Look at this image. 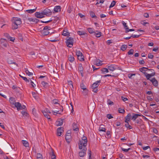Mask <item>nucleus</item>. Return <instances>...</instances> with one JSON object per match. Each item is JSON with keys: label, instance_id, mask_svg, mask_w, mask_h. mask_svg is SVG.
Returning <instances> with one entry per match:
<instances>
[{"label": "nucleus", "instance_id": "6ab92c4d", "mask_svg": "<svg viewBox=\"0 0 159 159\" xmlns=\"http://www.w3.org/2000/svg\"><path fill=\"white\" fill-rule=\"evenodd\" d=\"M51 151L49 153L52 159H56V156L53 153V149H51Z\"/></svg>", "mask_w": 159, "mask_h": 159}, {"label": "nucleus", "instance_id": "393cba45", "mask_svg": "<svg viewBox=\"0 0 159 159\" xmlns=\"http://www.w3.org/2000/svg\"><path fill=\"white\" fill-rule=\"evenodd\" d=\"M77 33L80 35H87V34L84 31H78L77 32Z\"/></svg>", "mask_w": 159, "mask_h": 159}, {"label": "nucleus", "instance_id": "72a5a7b5", "mask_svg": "<svg viewBox=\"0 0 159 159\" xmlns=\"http://www.w3.org/2000/svg\"><path fill=\"white\" fill-rule=\"evenodd\" d=\"M32 94L33 97L35 99H37L38 98V94L34 92H32Z\"/></svg>", "mask_w": 159, "mask_h": 159}, {"label": "nucleus", "instance_id": "58836bf2", "mask_svg": "<svg viewBox=\"0 0 159 159\" xmlns=\"http://www.w3.org/2000/svg\"><path fill=\"white\" fill-rule=\"evenodd\" d=\"M80 88L81 89H82L83 90H84L86 89V86L83 84V83H81L80 84Z\"/></svg>", "mask_w": 159, "mask_h": 159}, {"label": "nucleus", "instance_id": "423d86ee", "mask_svg": "<svg viewBox=\"0 0 159 159\" xmlns=\"http://www.w3.org/2000/svg\"><path fill=\"white\" fill-rule=\"evenodd\" d=\"M101 83V80H98L96 82H95L94 83L92 87L91 88L92 89H93V91L94 92V93H97L98 91V87L99 85L98 84V83Z\"/></svg>", "mask_w": 159, "mask_h": 159}, {"label": "nucleus", "instance_id": "412c9836", "mask_svg": "<svg viewBox=\"0 0 159 159\" xmlns=\"http://www.w3.org/2000/svg\"><path fill=\"white\" fill-rule=\"evenodd\" d=\"M7 61L8 63L9 64H14L17 65L15 61L12 59L8 58L7 60Z\"/></svg>", "mask_w": 159, "mask_h": 159}, {"label": "nucleus", "instance_id": "a18cd8bd", "mask_svg": "<svg viewBox=\"0 0 159 159\" xmlns=\"http://www.w3.org/2000/svg\"><path fill=\"white\" fill-rule=\"evenodd\" d=\"M116 2L115 1H113L110 5L109 7L111 8L114 7L115 5Z\"/></svg>", "mask_w": 159, "mask_h": 159}, {"label": "nucleus", "instance_id": "4d7b16f0", "mask_svg": "<svg viewBox=\"0 0 159 159\" xmlns=\"http://www.w3.org/2000/svg\"><path fill=\"white\" fill-rule=\"evenodd\" d=\"M107 117L109 119H111L113 118V117L111 114H108L107 115Z\"/></svg>", "mask_w": 159, "mask_h": 159}, {"label": "nucleus", "instance_id": "13d9d810", "mask_svg": "<svg viewBox=\"0 0 159 159\" xmlns=\"http://www.w3.org/2000/svg\"><path fill=\"white\" fill-rule=\"evenodd\" d=\"M68 85H70L73 88V85L72 81L71 80L68 81Z\"/></svg>", "mask_w": 159, "mask_h": 159}, {"label": "nucleus", "instance_id": "2eb2a0df", "mask_svg": "<svg viewBox=\"0 0 159 159\" xmlns=\"http://www.w3.org/2000/svg\"><path fill=\"white\" fill-rule=\"evenodd\" d=\"M132 118V116L130 113H129L125 117V122H127L129 121L130 119Z\"/></svg>", "mask_w": 159, "mask_h": 159}, {"label": "nucleus", "instance_id": "7c9ffc66", "mask_svg": "<svg viewBox=\"0 0 159 159\" xmlns=\"http://www.w3.org/2000/svg\"><path fill=\"white\" fill-rule=\"evenodd\" d=\"M62 35L64 36H69L70 33L64 30Z\"/></svg>", "mask_w": 159, "mask_h": 159}, {"label": "nucleus", "instance_id": "aec40b11", "mask_svg": "<svg viewBox=\"0 0 159 159\" xmlns=\"http://www.w3.org/2000/svg\"><path fill=\"white\" fill-rule=\"evenodd\" d=\"M72 127L73 130L74 131H78L79 130V128L76 123L75 122L73 123L72 124Z\"/></svg>", "mask_w": 159, "mask_h": 159}, {"label": "nucleus", "instance_id": "774afa93", "mask_svg": "<svg viewBox=\"0 0 159 159\" xmlns=\"http://www.w3.org/2000/svg\"><path fill=\"white\" fill-rule=\"evenodd\" d=\"M10 41H14L15 39L14 37H12L10 36V38H9V39Z\"/></svg>", "mask_w": 159, "mask_h": 159}, {"label": "nucleus", "instance_id": "09e8293b", "mask_svg": "<svg viewBox=\"0 0 159 159\" xmlns=\"http://www.w3.org/2000/svg\"><path fill=\"white\" fill-rule=\"evenodd\" d=\"M84 56L83 55H81V56L78 57V59L81 61L84 60Z\"/></svg>", "mask_w": 159, "mask_h": 159}, {"label": "nucleus", "instance_id": "e433bc0d", "mask_svg": "<svg viewBox=\"0 0 159 159\" xmlns=\"http://www.w3.org/2000/svg\"><path fill=\"white\" fill-rule=\"evenodd\" d=\"M127 48V45L125 44L123 45L121 48V50L123 51H125Z\"/></svg>", "mask_w": 159, "mask_h": 159}, {"label": "nucleus", "instance_id": "9b49d317", "mask_svg": "<svg viewBox=\"0 0 159 159\" xmlns=\"http://www.w3.org/2000/svg\"><path fill=\"white\" fill-rule=\"evenodd\" d=\"M22 9V5L20 3H18L15 6V9L16 11H21Z\"/></svg>", "mask_w": 159, "mask_h": 159}, {"label": "nucleus", "instance_id": "0e129e2a", "mask_svg": "<svg viewBox=\"0 0 159 159\" xmlns=\"http://www.w3.org/2000/svg\"><path fill=\"white\" fill-rule=\"evenodd\" d=\"M122 99L124 102L128 100V99L127 98L123 96H121V97Z\"/></svg>", "mask_w": 159, "mask_h": 159}, {"label": "nucleus", "instance_id": "de8ad7c7", "mask_svg": "<svg viewBox=\"0 0 159 159\" xmlns=\"http://www.w3.org/2000/svg\"><path fill=\"white\" fill-rule=\"evenodd\" d=\"M83 91H82L84 95H87L88 93V90L87 89H85L84 90H83Z\"/></svg>", "mask_w": 159, "mask_h": 159}, {"label": "nucleus", "instance_id": "f8f14e48", "mask_svg": "<svg viewBox=\"0 0 159 159\" xmlns=\"http://www.w3.org/2000/svg\"><path fill=\"white\" fill-rule=\"evenodd\" d=\"M150 81L152 83L153 85L155 87L157 86L158 82L155 78H153L152 79L150 80Z\"/></svg>", "mask_w": 159, "mask_h": 159}, {"label": "nucleus", "instance_id": "0eeeda50", "mask_svg": "<svg viewBox=\"0 0 159 159\" xmlns=\"http://www.w3.org/2000/svg\"><path fill=\"white\" fill-rule=\"evenodd\" d=\"M43 15H45L47 16H48L52 15V12L50 10L46 8L44 10L42 11Z\"/></svg>", "mask_w": 159, "mask_h": 159}, {"label": "nucleus", "instance_id": "f257e3e1", "mask_svg": "<svg viewBox=\"0 0 159 159\" xmlns=\"http://www.w3.org/2000/svg\"><path fill=\"white\" fill-rule=\"evenodd\" d=\"M87 142V138L84 136L81 140H80L78 143L79 147L80 149H82L79 153V155L80 157H83L86 154V152L87 150L86 146Z\"/></svg>", "mask_w": 159, "mask_h": 159}, {"label": "nucleus", "instance_id": "5701e85b", "mask_svg": "<svg viewBox=\"0 0 159 159\" xmlns=\"http://www.w3.org/2000/svg\"><path fill=\"white\" fill-rule=\"evenodd\" d=\"M22 143L23 144L24 146L25 147H28L29 146V144L27 141L25 140H22Z\"/></svg>", "mask_w": 159, "mask_h": 159}, {"label": "nucleus", "instance_id": "5fc2aeb1", "mask_svg": "<svg viewBox=\"0 0 159 159\" xmlns=\"http://www.w3.org/2000/svg\"><path fill=\"white\" fill-rule=\"evenodd\" d=\"M21 114L23 116H27L28 115V113L25 111H21Z\"/></svg>", "mask_w": 159, "mask_h": 159}, {"label": "nucleus", "instance_id": "680f3d73", "mask_svg": "<svg viewBox=\"0 0 159 159\" xmlns=\"http://www.w3.org/2000/svg\"><path fill=\"white\" fill-rule=\"evenodd\" d=\"M57 100L56 99H54L53 100V103L54 104H58V102H57ZM58 104L59 105H60V104L59 103H58Z\"/></svg>", "mask_w": 159, "mask_h": 159}, {"label": "nucleus", "instance_id": "37998d69", "mask_svg": "<svg viewBox=\"0 0 159 159\" xmlns=\"http://www.w3.org/2000/svg\"><path fill=\"white\" fill-rule=\"evenodd\" d=\"M76 55L77 56V57H79V56H81L82 55V53L80 51H76Z\"/></svg>", "mask_w": 159, "mask_h": 159}, {"label": "nucleus", "instance_id": "473e14b6", "mask_svg": "<svg viewBox=\"0 0 159 159\" xmlns=\"http://www.w3.org/2000/svg\"><path fill=\"white\" fill-rule=\"evenodd\" d=\"M88 30L89 33L90 34L94 33V30L92 28H88Z\"/></svg>", "mask_w": 159, "mask_h": 159}, {"label": "nucleus", "instance_id": "f3484780", "mask_svg": "<svg viewBox=\"0 0 159 159\" xmlns=\"http://www.w3.org/2000/svg\"><path fill=\"white\" fill-rule=\"evenodd\" d=\"M63 120L62 119H59L56 122V124L57 126H61L63 124Z\"/></svg>", "mask_w": 159, "mask_h": 159}, {"label": "nucleus", "instance_id": "79ce46f5", "mask_svg": "<svg viewBox=\"0 0 159 159\" xmlns=\"http://www.w3.org/2000/svg\"><path fill=\"white\" fill-rule=\"evenodd\" d=\"M37 159H43L42 155L40 153H37Z\"/></svg>", "mask_w": 159, "mask_h": 159}, {"label": "nucleus", "instance_id": "bf43d9fd", "mask_svg": "<svg viewBox=\"0 0 159 159\" xmlns=\"http://www.w3.org/2000/svg\"><path fill=\"white\" fill-rule=\"evenodd\" d=\"M52 21V20H49L48 21H43L42 20H41V22L42 23H48L49 22H51V21Z\"/></svg>", "mask_w": 159, "mask_h": 159}, {"label": "nucleus", "instance_id": "a211bd4d", "mask_svg": "<svg viewBox=\"0 0 159 159\" xmlns=\"http://www.w3.org/2000/svg\"><path fill=\"white\" fill-rule=\"evenodd\" d=\"M141 116L140 114L133 113L132 114V119L133 121H135L138 116Z\"/></svg>", "mask_w": 159, "mask_h": 159}, {"label": "nucleus", "instance_id": "864d4df0", "mask_svg": "<svg viewBox=\"0 0 159 159\" xmlns=\"http://www.w3.org/2000/svg\"><path fill=\"white\" fill-rule=\"evenodd\" d=\"M154 56L152 55L151 53H149L148 55V57L149 58L152 59L153 58Z\"/></svg>", "mask_w": 159, "mask_h": 159}, {"label": "nucleus", "instance_id": "ddd939ff", "mask_svg": "<svg viewBox=\"0 0 159 159\" xmlns=\"http://www.w3.org/2000/svg\"><path fill=\"white\" fill-rule=\"evenodd\" d=\"M63 127H60L57 129V136H60L61 135L63 131Z\"/></svg>", "mask_w": 159, "mask_h": 159}, {"label": "nucleus", "instance_id": "20e7f679", "mask_svg": "<svg viewBox=\"0 0 159 159\" xmlns=\"http://www.w3.org/2000/svg\"><path fill=\"white\" fill-rule=\"evenodd\" d=\"M51 27L49 26H46L44 27L43 30L41 32L42 35L43 36L47 35L49 33V32L48 31L51 29Z\"/></svg>", "mask_w": 159, "mask_h": 159}, {"label": "nucleus", "instance_id": "f704fd0d", "mask_svg": "<svg viewBox=\"0 0 159 159\" xmlns=\"http://www.w3.org/2000/svg\"><path fill=\"white\" fill-rule=\"evenodd\" d=\"M36 9H30L26 10L27 12L29 13H32L36 11Z\"/></svg>", "mask_w": 159, "mask_h": 159}, {"label": "nucleus", "instance_id": "4468645a", "mask_svg": "<svg viewBox=\"0 0 159 159\" xmlns=\"http://www.w3.org/2000/svg\"><path fill=\"white\" fill-rule=\"evenodd\" d=\"M71 138V134H70V133H66L65 139L66 140V141L67 143H69L70 141V139Z\"/></svg>", "mask_w": 159, "mask_h": 159}, {"label": "nucleus", "instance_id": "69168bd1", "mask_svg": "<svg viewBox=\"0 0 159 159\" xmlns=\"http://www.w3.org/2000/svg\"><path fill=\"white\" fill-rule=\"evenodd\" d=\"M83 69L82 65L81 64H80L79 65L78 70H82Z\"/></svg>", "mask_w": 159, "mask_h": 159}, {"label": "nucleus", "instance_id": "c85d7f7f", "mask_svg": "<svg viewBox=\"0 0 159 159\" xmlns=\"http://www.w3.org/2000/svg\"><path fill=\"white\" fill-rule=\"evenodd\" d=\"M30 18L28 16H25L23 17V19L24 21L25 22L28 23L29 22V19H30Z\"/></svg>", "mask_w": 159, "mask_h": 159}, {"label": "nucleus", "instance_id": "dca6fc26", "mask_svg": "<svg viewBox=\"0 0 159 159\" xmlns=\"http://www.w3.org/2000/svg\"><path fill=\"white\" fill-rule=\"evenodd\" d=\"M14 105L15 107L17 108L18 111L20 110L22 108L21 105L19 102H16Z\"/></svg>", "mask_w": 159, "mask_h": 159}, {"label": "nucleus", "instance_id": "bb28decb", "mask_svg": "<svg viewBox=\"0 0 159 159\" xmlns=\"http://www.w3.org/2000/svg\"><path fill=\"white\" fill-rule=\"evenodd\" d=\"M89 14L90 16L92 18H97V16L95 15V13L92 11H89Z\"/></svg>", "mask_w": 159, "mask_h": 159}, {"label": "nucleus", "instance_id": "c9c22d12", "mask_svg": "<svg viewBox=\"0 0 159 159\" xmlns=\"http://www.w3.org/2000/svg\"><path fill=\"white\" fill-rule=\"evenodd\" d=\"M26 74L28 76L32 75H33V72H30L29 70H25Z\"/></svg>", "mask_w": 159, "mask_h": 159}, {"label": "nucleus", "instance_id": "f03ea898", "mask_svg": "<svg viewBox=\"0 0 159 159\" xmlns=\"http://www.w3.org/2000/svg\"><path fill=\"white\" fill-rule=\"evenodd\" d=\"M12 29L13 30H16L19 28V26L20 25L22 21L21 19L16 17H13L12 19Z\"/></svg>", "mask_w": 159, "mask_h": 159}, {"label": "nucleus", "instance_id": "ea45409f", "mask_svg": "<svg viewBox=\"0 0 159 159\" xmlns=\"http://www.w3.org/2000/svg\"><path fill=\"white\" fill-rule=\"evenodd\" d=\"M125 32L127 33L129 31H134V29H129V28H125Z\"/></svg>", "mask_w": 159, "mask_h": 159}, {"label": "nucleus", "instance_id": "e2e57ef3", "mask_svg": "<svg viewBox=\"0 0 159 159\" xmlns=\"http://www.w3.org/2000/svg\"><path fill=\"white\" fill-rule=\"evenodd\" d=\"M104 2V0H98L97 4L100 3H103Z\"/></svg>", "mask_w": 159, "mask_h": 159}, {"label": "nucleus", "instance_id": "a19ab883", "mask_svg": "<svg viewBox=\"0 0 159 159\" xmlns=\"http://www.w3.org/2000/svg\"><path fill=\"white\" fill-rule=\"evenodd\" d=\"M41 84L44 88H47V85L48 84V83L44 81H42L41 82Z\"/></svg>", "mask_w": 159, "mask_h": 159}, {"label": "nucleus", "instance_id": "8fccbe9b", "mask_svg": "<svg viewBox=\"0 0 159 159\" xmlns=\"http://www.w3.org/2000/svg\"><path fill=\"white\" fill-rule=\"evenodd\" d=\"M135 74H129L128 75V77L129 79H132V76H133L135 75Z\"/></svg>", "mask_w": 159, "mask_h": 159}, {"label": "nucleus", "instance_id": "4c0bfd02", "mask_svg": "<svg viewBox=\"0 0 159 159\" xmlns=\"http://www.w3.org/2000/svg\"><path fill=\"white\" fill-rule=\"evenodd\" d=\"M99 131H100L105 132L106 129L103 127H101V126L99 128Z\"/></svg>", "mask_w": 159, "mask_h": 159}, {"label": "nucleus", "instance_id": "39448f33", "mask_svg": "<svg viewBox=\"0 0 159 159\" xmlns=\"http://www.w3.org/2000/svg\"><path fill=\"white\" fill-rule=\"evenodd\" d=\"M101 70H121V69L117 65H111L108 66L107 68H103Z\"/></svg>", "mask_w": 159, "mask_h": 159}, {"label": "nucleus", "instance_id": "a878e982", "mask_svg": "<svg viewBox=\"0 0 159 159\" xmlns=\"http://www.w3.org/2000/svg\"><path fill=\"white\" fill-rule=\"evenodd\" d=\"M9 101L10 102V103L12 104H14L16 102H15L14 98L12 97H11L10 98Z\"/></svg>", "mask_w": 159, "mask_h": 159}, {"label": "nucleus", "instance_id": "c03bdc74", "mask_svg": "<svg viewBox=\"0 0 159 159\" xmlns=\"http://www.w3.org/2000/svg\"><path fill=\"white\" fill-rule=\"evenodd\" d=\"M118 111L120 113L124 114L125 113V110L124 109H122L121 108L118 109Z\"/></svg>", "mask_w": 159, "mask_h": 159}, {"label": "nucleus", "instance_id": "cd10ccee", "mask_svg": "<svg viewBox=\"0 0 159 159\" xmlns=\"http://www.w3.org/2000/svg\"><path fill=\"white\" fill-rule=\"evenodd\" d=\"M102 64V62L101 61L97 60L96 61L95 65L97 66H101Z\"/></svg>", "mask_w": 159, "mask_h": 159}, {"label": "nucleus", "instance_id": "603ef678", "mask_svg": "<svg viewBox=\"0 0 159 159\" xmlns=\"http://www.w3.org/2000/svg\"><path fill=\"white\" fill-rule=\"evenodd\" d=\"M140 36V35H134V34H132L131 35V37L133 38H138Z\"/></svg>", "mask_w": 159, "mask_h": 159}, {"label": "nucleus", "instance_id": "338daca9", "mask_svg": "<svg viewBox=\"0 0 159 159\" xmlns=\"http://www.w3.org/2000/svg\"><path fill=\"white\" fill-rule=\"evenodd\" d=\"M141 23L144 26H145L146 24H148L149 23L148 22H144L143 21H142L141 22Z\"/></svg>", "mask_w": 159, "mask_h": 159}, {"label": "nucleus", "instance_id": "b1692460", "mask_svg": "<svg viewBox=\"0 0 159 159\" xmlns=\"http://www.w3.org/2000/svg\"><path fill=\"white\" fill-rule=\"evenodd\" d=\"M94 35L98 38L100 37L101 35V32H99L98 31H96V32L94 33Z\"/></svg>", "mask_w": 159, "mask_h": 159}, {"label": "nucleus", "instance_id": "1a4fd4ad", "mask_svg": "<svg viewBox=\"0 0 159 159\" xmlns=\"http://www.w3.org/2000/svg\"><path fill=\"white\" fill-rule=\"evenodd\" d=\"M35 16L38 18H42L44 17L42 11L41 12H36L35 13Z\"/></svg>", "mask_w": 159, "mask_h": 159}, {"label": "nucleus", "instance_id": "c756f323", "mask_svg": "<svg viewBox=\"0 0 159 159\" xmlns=\"http://www.w3.org/2000/svg\"><path fill=\"white\" fill-rule=\"evenodd\" d=\"M19 76L21 77L26 82H29V80L26 77H24L20 75H19Z\"/></svg>", "mask_w": 159, "mask_h": 159}, {"label": "nucleus", "instance_id": "2f4dec72", "mask_svg": "<svg viewBox=\"0 0 159 159\" xmlns=\"http://www.w3.org/2000/svg\"><path fill=\"white\" fill-rule=\"evenodd\" d=\"M74 58L73 57L71 56V55L68 57V60L70 61L71 62H72L74 61Z\"/></svg>", "mask_w": 159, "mask_h": 159}, {"label": "nucleus", "instance_id": "3c124183", "mask_svg": "<svg viewBox=\"0 0 159 159\" xmlns=\"http://www.w3.org/2000/svg\"><path fill=\"white\" fill-rule=\"evenodd\" d=\"M107 102L108 104L110 105H112L114 104L113 102H112L111 101L110 99L108 100Z\"/></svg>", "mask_w": 159, "mask_h": 159}, {"label": "nucleus", "instance_id": "052dcab7", "mask_svg": "<svg viewBox=\"0 0 159 159\" xmlns=\"http://www.w3.org/2000/svg\"><path fill=\"white\" fill-rule=\"evenodd\" d=\"M122 24L123 25H124L125 28H125H128V26H127V25H126V24L124 22V21H123L122 22Z\"/></svg>", "mask_w": 159, "mask_h": 159}, {"label": "nucleus", "instance_id": "6e6d98bb", "mask_svg": "<svg viewBox=\"0 0 159 159\" xmlns=\"http://www.w3.org/2000/svg\"><path fill=\"white\" fill-rule=\"evenodd\" d=\"M4 36L5 37H6L8 39H9V38H10V35H9V34H7V33H5L4 34Z\"/></svg>", "mask_w": 159, "mask_h": 159}, {"label": "nucleus", "instance_id": "6e6552de", "mask_svg": "<svg viewBox=\"0 0 159 159\" xmlns=\"http://www.w3.org/2000/svg\"><path fill=\"white\" fill-rule=\"evenodd\" d=\"M111 71V72L110 73V74H107L104 75L103 76L104 77H106L107 76H111L114 77H116L118 75V74L116 73H114L113 72V71L114 70H110Z\"/></svg>", "mask_w": 159, "mask_h": 159}, {"label": "nucleus", "instance_id": "7ed1b4c3", "mask_svg": "<svg viewBox=\"0 0 159 159\" xmlns=\"http://www.w3.org/2000/svg\"><path fill=\"white\" fill-rule=\"evenodd\" d=\"M73 39L71 37H68L66 38V43L67 46L71 48L73 45Z\"/></svg>", "mask_w": 159, "mask_h": 159}, {"label": "nucleus", "instance_id": "9d476101", "mask_svg": "<svg viewBox=\"0 0 159 159\" xmlns=\"http://www.w3.org/2000/svg\"><path fill=\"white\" fill-rule=\"evenodd\" d=\"M29 22H32L31 23L34 24V23H37L39 21V20L38 19L35 18H30V19H28Z\"/></svg>", "mask_w": 159, "mask_h": 159}, {"label": "nucleus", "instance_id": "49530a36", "mask_svg": "<svg viewBox=\"0 0 159 159\" xmlns=\"http://www.w3.org/2000/svg\"><path fill=\"white\" fill-rule=\"evenodd\" d=\"M134 50L133 49H130L129 51L128 52V54L129 55H132L134 53Z\"/></svg>", "mask_w": 159, "mask_h": 159}, {"label": "nucleus", "instance_id": "4be33fe9", "mask_svg": "<svg viewBox=\"0 0 159 159\" xmlns=\"http://www.w3.org/2000/svg\"><path fill=\"white\" fill-rule=\"evenodd\" d=\"M54 10L55 12H58L61 11V7L59 6H56L55 7Z\"/></svg>", "mask_w": 159, "mask_h": 159}]
</instances>
